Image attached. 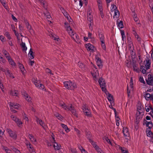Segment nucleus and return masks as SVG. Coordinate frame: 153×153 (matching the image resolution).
<instances>
[{
  "label": "nucleus",
  "instance_id": "nucleus-7",
  "mask_svg": "<svg viewBox=\"0 0 153 153\" xmlns=\"http://www.w3.org/2000/svg\"><path fill=\"white\" fill-rule=\"evenodd\" d=\"M36 121L37 123L41 126L44 129H46L47 128V126L45 124L44 122L41 120L39 119L37 117H36Z\"/></svg>",
  "mask_w": 153,
  "mask_h": 153
},
{
  "label": "nucleus",
  "instance_id": "nucleus-40",
  "mask_svg": "<svg viewBox=\"0 0 153 153\" xmlns=\"http://www.w3.org/2000/svg\"><path fill=\"white\" fill-rule=\"evenodd\" d=\"M89 141L94 148L97 146L96 144V143L93 141L92 140H89Z\"/></svg>",
  "mask_w": 153,
  "mask_h": 153
},
{
  "label": "nucleus",
  "instance_id": "nucleus-5",
  "mask_svg": "<svg viewBox=\"0 0 153 153\" xmlns=\"http://www.w3.org/2000/svg\"><path fill=\"white\" fill-rule=\"evenodd\" d=\"M82 109L83 112L86 116L88 117H91V112L90 110L87 108L85 105L82 106Z\"/></svg>",
  "mask_w": 153,
  "mask_h": 153
},
{
  "label": "nucleus",
  "instance_id": "nucleus-3",
  "mask_svg": "<svg viewBox=\"0 0 153 153\" xmlns=\"http://www.w3.org/2000/svg\"><path fill=\"white\" fill-rule=\"evenodd\" d=\"M52 139L51 140L52 143H53V146L55 150H59L61 149V146L60 144H58L57 143L55 142V138L54 137L52 136Z\"/></svg>",
  "mask_w": 153,
  "mask_h": 153
},
{
  "label": "nucleus",
  "instance_id": "nucleus-24",
  "mask_svg": "<svg viewBox=\"0 0 153 153\" xmlns=\"http://www.w3.org/2000/svg\"><path fill=\"white\" fill-rule=\"evenodd\" d=\"M96 62L98 66L99 67L101 66L102 65V61L101 59L99 57H97L96 58Z\"/></svg>",
  "mask_w": 153,
  "mask_h": 153
},
{
  "label": "nucleus",
  "instance_id": "nucleus-44",
  "mask_svg": "<svg viewBox=\"0 0 153 153\" xmlns=\"http://www.w3.org/2000/svg\"><path fill=\"white\" fill-rule=\"evenodd\" d=\"M150 110H151V111L149 113V114L151 115L152 118H153V108L151 106H149Z\"/></svg>",
  "mask_w": 153,
  "mask_h": 153
},
{
  "label": "nucleus",
  "instance_id": "nucleus-15",
  "mask_svg": "<svg viewBox=\"0 0 153 153\" xmlns=\"http://www.w3.org/2000/svg\"><path fill=\"white\" fill-rule=\"evenodd\" d=\"M98 35L100 42L105 41V36L102 32H98Z\"/></svg>",
  "mask_w": 153,
  "mask_h": 153
},
{
  "label": "nucleus",
  "instance_id": "nucleus-34",
  "mask_svg": "<svg viewBox=\"0 0 153 153\" xmlns=\"http://www.w3.org/2000/svg\"><path fill=\"white\" fill-rule=\"evenodd\" d=\"M25 23L26 25V26L27 29L28 30H30L31 29V26L29 24L27 20H25Z\"/></svg>",
  "mask_w": 153,
  "mask_h": 153
},
{
  "label": "nucleus",
  "instance_id": "nucleus-49",
  "mask_svg": "<svg viewBox=\"0 0 153 153\" xmlns=\"http://www.w3.org/2000/svg\"><path fill=\"white\" fill-rule=\"evenodd\" d=\"M74 130L75 131H76V133H77L78 137H80L81 135L80 131L78 129L76 128H74Z\"/></svg>",
  "mask_w": 153,
  "mask_h": 153
},
{
  "label": "nucleus",
  "instance_id": "nucleus-61",
  "mask_svg": "<svg viewBox=\"0 0 153 153\" xmlns=\"http://www.w3.org/2000/svg\"><path fill=\"white\" fill-rule=\"evenodd\" d=\"M72 36L75 37V39H74V40H75V39H78L79 38L78 36L76 33L73 34Z\"/></svg>",
  "mask_w": 153,
  "mask_h": 153
},
{
  "label": "nucleus",
  "instance_id": "nucleus-12",
  "mask_svg": "<svg viewBox=\"0 0 153 153\" xmlns=\"http://www.w3.org/2000/svg\"><path fill=\"white\" fill-rule=\"evenodd\" d=\"M85 47L88 51L91 52L94 51V47L91 44L88 43L86 44L85 45Z\"/></svg>",
  "mask_w": 153,
  "mask_h": 153
},
{
  "label": "nucleus",
  "instance_id": "nucleus-11",
  "mask_svg": "<svg viewBox=\"0 0 153 153\" xmlns=\"http://www.w3.org/2000/svg\"><path fill=\"white\" fill-rule=\"evenodd\" d=\"M148 80H146L147 83L149 85L153 86V77L151 75L149 74L148 76Z\"/></svg>",
  "mask_w": 153,
  "mask_h": 153
},
{
  "label": "nucleus",
  "instance_id": "nucleus-57",
  "mask_svg": "<svg viewBox=\"0 0 153 153\" xmlns=\"http://www.w3.org/2000/svg\"><path fill=\"white\" fill-rule=\"evenodd\" d=\"M63 14H64V16H65V17L68 20V21H69L70 20L69 19V17L68 16V13H67V12L65 13H64Z\"/></svg>",
  "mask_w": 153,
  "mask_h": 153
},
{
  "label": "nucleus",
  "instance_id": "nucleus-41",
  "mask_svg": "<svg viewBox=\"0 0 153 153\" xmlns=\"http://www.w3.org/2000/svg\"><path fill=\"white\" fill-rule=\"evenodd\" d=\"M114 11V16H116L117 18L119 17L120 16V12L118 10H115Z\"/></svg>",
  "mask_w": 153,
  "mask_h": 153
},
{
  "label": "nucleus",
  "instance_id": "nucleus-23",
  "mask_svg": "<svg viewBox=\"0 0 153 153\" xmlns=\"http://www.w3.org/2000/svg\"><path fill=\"white\" fill-rule=\"evenodd\" d=\"M9 64L11 65L12 66H16V63L14 62V61L10 57L7 59Z\"/></svg>",
  "mask_w": 153,
  "mask_h": 153
},
{
  "label": "nucleus",
  "instance_id": "nucleus-18",
  "mask_svg": "<svg viewBox=\"0 0 153 153\" xmlns=\"http://www.w3.org/2000/svg\"><path fill=\"white\" fill-rule=\"evenodd\" d=\"M98 82L100 84V87L105 86V80L102 77H101L99 78Z\"/></svg>",
  "mask_w": 153,
  "mask_h": 153
},
{
  "label": "nucleus",
  "instance_id": "nucleus-8",
  "mask_svg": "<svg viewBox=\"0 0 153 153\" xmlns=\"http://www.w3.org/2000/svg\"><path fill=\"white\" fill-rule=\"evenodd\" d=\"M7 132L10 136L13 139H16L17 137V135L15 132L13 131L10 129H7Z\"/></svg>",
  "mask_w": 153,
  "mask_h": 153
},
{
  "label": "nucleus",
  "instance_id": "nucleus-63",
  "mask_svg": "<svg viewBox=\"0 0 153 153\" xmlns=\"http://www.w3.org/2000/svg\"><path fill=\"white\" fill-rule=\"evenodd\" d=\"M4 149L5 150V152L6 153H10L11 151L9 149H8L7 148H4Z\"/></svg>",
  "mask_w": 153,
  "mask_h": 153
},
{
  "label": "nucleus",
  "instance_id": "nucleus-46",
  "mask_svg": "<svg viewBox=\"0 0 153 153\" xmlns=\"http://www.w3.org/2000/svg\"><path fill=\"white\" fill-rule=\"evenodd\" d=\"M118 26L120 28H122L123 27V26L122 21H120V22L118 23Z\"/></svg>",
  "mask_w": 153,
  "mask_h": 153
},
{
  "label": "nucleus",
  "instance_id": "nucleus-21",
  "mask_svg": "<svg viewBox=\"0 0 153 153\" xmlns=\"http://www.w3.org/2000/svg\"><path fill=\"white\" fill-rule=\"evenodd\" d=\"M10 105L12 107V108H10L12 111V108L16 109H18V108L20 106V105L17 103H10Z\"/></svg>",
  "mask_w": 153,
  "mask_h": 153
},
{
  "label": "nucleus",
  "instance_id": "nucleus-64",
  "mask_svg": "<svg viewBox=\"0 0 153 153\" xmlns=\"http://www.w3.org/2000/svg\"><path fill=\"white\" fill-rule=\"evenodd\" d=\"M102 89V90L103 91L105 92L106 91V89L105 88V86H102L100 87Z\"/></svg>",
  "mask_w": 153,
  "mask_h": 153
},
{
  "label": "nucleus",
  "instance_id": "nucleus-20",
  "mask_svg": "<svg viewBox=\"0 0 153 153\" xmlns=\"http://www.w3.org/2000/svg\"><path fill=\"white\" fill-rule=\"evenodd\" d=\"M140 71H141L142 72L143 74H145L146 73V70L149 69V68H147V67L145 66H141L140 68Z\"/></svg>",
  "mask_w": 153,
  "mask_h": 153
},
{
  "label": "nucleus",
  "instance_id": "nucleus-19",
  "mask_svg": "<svg viewBox=\"0 0 153 153\" xmlns=\"http://www.w3.org/2000/svg\"><path fill=\"white\" fill-rule=\"evenodd\" d=\"M19 67L22 74L23 75H24L25 74L26 71L23 65L19 63Z\"/></svg>",
  "mask_w": 153,
  "mask_h": 153
},
{
  "label": "nucleus",
  "instance_id": "nucleus-62",
  "mask_svg": "<svg viewBox=\"0 0 153 153\" xmlns=\"http://www.w3.org/2000/svg\"><path fill=\"white\" fill-rule=\"evenodd\" d=\"M5 39V37L2 35L0 36V40L3 42H4V40Z\"/></svg>",
  "mask_w": 153,
  "mask_h": 153
},
{
  "label": "nucleus",
  "instance_id": "nucleus-33",
  "mask_svg": "<svg viewBox=\"0 0 153 153\" xmlns=\"http://www.w3.org/2000/svg\"><path fill=\"white\" fill-rule=\"evenodd\" d=\"M61 126L62 127V128L65 129V131H66V132H68L69 131V129L68 128L67 125L64 124L62 123L61 124Z\"/></svg>",
  "mask_w": 153,
  "mask_h": 153
},
{
  "label": "nucleus",
  "instance_id": "nucleus-47",
  "mask_svg": "<svg viewBox=\"0 0 153 153\" xmlns=\"http://www.w3.org/2000/svg\"><path fill=\"white\" fill-rule=\"evenodd\" d=\"M121 34L122 37V40L124 41V38L125 37V33L123 30H120Z\"/></svg>",
  "mask_w": 153,
  "mask_h": 153
},
{
  "label": "nucleus",
  "instance_id": "nucleus-14",
  "mask_svg": "<svg viewBox=\"0 0 153 153\" xmlns=\"http://www.w3.org/2000/svg\"><path fill=\"white\" fill-rule=\"evenodd\" d=\"M22 95H23L25 99L28 102H31V98L28 94L26 92H23Z\"/></svg>",
  "mask_w": 153,
  "mask_h": 153
},
{
  "label": "nucleus",
  "instance_id": "nucleus-60",
  "mask_svg": "<svg viewBox=\"0 0 153 153\" xmlns=\"http://www.w3.org/2000/svg\"><path fill=\"white\" fill-rule=\"evenodd\" d=\"M70 150L72 153H78L76 149L71 148Z\"/></svg>",
  "mask_w": 153,
  "mask_h": 153
},
{
  "label": "nucleus",
  "instance_id": "nucleus-37",
  "mask_svg": "<svg viewBox=\"0 0 153 153\" xmlns=\"http://www.w3.org/2000/svg\"><path fill=\"white\" fill-rule=\"evenodd\" d=\"M4 35L9 40H10L11 39L10 35L8 32L6 31L5 32Z\"/></svg>",
  "mask_w": 153,
  "mask_h": 153
},
{
  "label": "nucleus",
  "instance_id": "nucleus-28",
  "mask_svg": "<svg viewBox=\"0 0 153 153\" xmlns=\"http://www.w3.org/2000/svg\"><path fill=\"white\" fill-rule=\"evenodd\" d=\"M146 62L145 65L147 67V68L150 69L151 67V62L149 59H148L146 60Z\"/></svg>",
  "mask_w": 153,
  "mask_h": 153
},
{
  "label": "nucleus",
  "instance_id": "nucleus-6",
  "mask_svg": "<svg viewBox=\"0 0 153 153\" xmlns=\"http://www.w3.org/2000/svg\"><path fill=\"white\" fill-rule=\"evenodd\" d=\"M33 83L35 86L38 88H39L41 90H45L44 89V85L42 84H39L36 80L34 79V80H33Z\"/></svg>",
  "mask_w": 153,
  "mask_h": 153
},
{
  "label": "nucleus",
  "instance_id": "nucleus-42",
  "mask_svg": "<svg viewBox=\"0 0 153 153\" xmlns=\"http://www.w3.org/2000/svg\"><path fill=\"white\" fill-rule=\"evenodd\" d=\"M147 135L148 137H150L152 135L153 133L150 130H146Z\"/></svg>",
  "mask_w": 153,
  "mask_h": 153
},
{
  "label": "nucleus",
  "instance_id": "nucleus-39",
  "mask_svg": "<svg viewBox=\"0 0 153 153\" xmlns=\"http://www.w3.org/2000/svg\"><path fill=\"white\" fill-rule=\"evenodd\" d=\"M107 98L110 102L111 101L113 100V98L112 96L110 94H108V95H107Z\"/></svg>",
  "mask_w": 153,
  "mask_h": 153
},
{
  "label": "nucleus",
  "instance_id": "nucleus-45",
  "mask_svg": "<svg viewBox=\"0 0 153 153\" xmlns=\"http://www.w3.org/2000/svg\"><path fill=\"white\" fill-rule=\"evenodd\" d=\"M117 7L115 5L112 4L111 5V10L112 12L114 11L115 10H116Z\"/></svg>",
  "mask_w": 153,
  "mask_h": 153
},
{
  "label": "nucleus",
  "instance_id": "nucleus-13",
  "mask_svg": "<svg viewBox=\"0 0 153 153\" xmlns=\"http://www.w3.org/2000/svg\"><path fill=\"white\" fill-rule=\"evenodd\" d=\"M36 2H39L40 3L41 5L43 7L45 10H47V3L44 0H35Z\"/></svg>",
  "mask_w": 153,
  "mask_h": 153
},
{
  "label": "nucleus",
  "instance_id": "nucleus-54",
  "mask_svg": "<svg viewBox=\"0 0 153 153\" xmlns=\"http://www.w3.org/2000/svg\"><path fill=\"white\" fill-rule=\"evenodd\" d=\"M133 69L134 71L138 72L139 71V69L137 68V66L134 65L133 66Z\"/></svg>",
  "mask_w": 153,
  "mask_h": 153
},
{
  "label": "nucleus",
  "instance_id": "nucleus-4",
  "mask_svg": "<svg viewBox=\"0 0 153 153\" xmlns=\"http://www.w3.org/2000/svg\"><path fill=\"white\" fill-rule=\"evenodd\" d=\"M11 117L19 127L22 124V122L21 121V120L14 116L12 115L11 116Z\"/></svg>",
  "mask_w": 153,
  "mask_h": 153
},
{
  "label": "nucleus",
  "instance_id": "nucleus-17",
  "mask_svg": "<svg viewBox=\"0 0 153 153\" xmlns=\"http://www.w3.org/2000/svg\"><path fill=\"white\" fill-rule=\"evenodd\" d=\"M10 94L12 96L18 97L19 95V93L18 91L14 90L10 91Z\"/></svg>",
  "mask_w": 153,
  "mask_h": 153
},
{
  "label": "nucleus",
  "instance_id": "nucleus-58",
  "mask_svg": "<svg viewBox=\"0 0 153 153\" xmlns=\"http://www.w3.org/2000/svg\"><path fill=\"white\" fill-rule=\"evenodd\" d=\"M0 88L1 90L3 92H4V87L2 83H0Z\"/></svg>",
  "mask_w": 153,
  "mask_h": 153
},
{
  "label": "nucleus",
  "instance_id": "nucleus-27",
  "mask_svg": "<svg viewBox=\"0 0 153 153\" xmlns=\"http://www.w3.org/2000/svg\"><path fill=\"white\" fill-rule=\"evenodd\" d=\"M3 52L7 59L10 57L9 53L5 50H3Z\"/></svg>",
  "mask_w": 153,
  "mask_h": 153
},
{
  "label": "nucleus",
  "instance_id": "nucleus-56",
  "mask_svg": "<svg viewBox=\"0 0 153 153\" xmlns=\"http://www.w3.org/2000/svg\"><path fill=\"white\" fill-rule=\"evenodd\" d=\"M78 65L79 67L81 68H84L85 67V65L82 63H79L78 64Z\"/></svg>",
  "mask_w": 153,
  "mask_h": 153
},
{
  "label": "nucleus",
  "instance_id": "nucleus-10",
  "mask_svg": "<svg viewBox=\"0 0 153 153\" xmlns=\"http://www.w3.org/2000/svg\"><path fill=\"white\" fill-rule=\"evenodd\" d=\"M28 137L31 142L34 144L36 145L37 144V140L35 137L31 134H28Z\"/></svg>",
  "mask_w": 153,
  "mask_h": 153
},
{
  "label": "nucleus",
  "instance_id": "nucleus-2",
  "mask_svg": "<svg viewBox=\"0 0 153 153\" xmlns=\"http://www.w3.org/2000/svg\"><path fill=\"white\" fill-rule=\"evenodd\" d=\"M64 87L69 90H73L76 88V83L74 81L68 80L63 82Z\"/></svg>",
  "mask_w": 153,
  "mask_h": 153
},
{
  "label": "nucleus",
  "instance_id": "nucleus-1",
  "mask_svg": "<svg viewBox=\"0 0 153 153\" xmlns=\"http://www.w3.org/2000/svg\"><path fill=\"white\" fill-rule=\"evenodd\" d=\"M60 105L65 110L68 111H71L72 114L74 116L77 117H78V114L76 112V111L72 104L67 105L64 103H61L60 104Z\"/></svg>",
  "mask_w": 153,
  "mask_h": 153
},
{
  "label": "nucleus",
  "instance_id": "nucleus-32",
  "mask_svg": "<svg viewBox=\"0 0 153 153\" xmlns=\"http://www.w3.org/2000/svg\"><path fill=\"white\" fill-rule=\"evenodd\" d=\"M92 16L91 15L90 13H88L87 19L88 21H89L90 22L92 21Z\"/></svg>",
  "mask_w": 153,
  "mask_h": 153
},
{
  "label": "nucleus",
  "instance_id": "nucleus-50",
  "mask_svg": "<svg viewBox=\"0 0 153 153\" xmlns=\"http://www.w3.org/2000/svg\"><path fill=\"white\" fill-rule=\"evenodd\" d=\"M88 37L90 39H92L94 38V37L92 36V34L90 32H88Z\"/></svg>",
  "mask_w": 153,
  "mask_h": 153
},
{
  "label": "nucleus",
  "instance_id": "nucleus-38",
  "mask_svg": "<svg viewBox=\"0 0 153 153\" xmlns=\"http://www.w3.org/2000/svg\"><path fill=\"white\" fill-rule=\"evenodd\" d=\"M86 137L88 140L89 141V140H91V133L89 132H86Z\"/></svg>",
  "mask_w": 153,
  "mask_h": 153
},
{
  "label": "nucleus",
  "instance_id": "nucleus-29",
  "mask_svg": "<svg viewBox=\"0 0 153 153\" xmlns=\"http://www.w3.org/2000/svg\"><path fill=\"white\" fill-rule=\"evenodd\" d=\"M44 14L45 16L46 17L48 21H49L51 20V17L50 16V13L47 12V11H46V13H44Z\"/></svg>",
  "mask_w": 153,
  "mask_h": 153
},
{
  "label": "nucleus",
  "instance_id": "nucleus-53",
  "mask_svg": "<svg viewBox=\"0 0 153 153\" xmlns=\"http://www.w3.org/2000/svg\"><path fill=\"white\" fill-rule=\"evenodd\" d=\"M46 72L47 73H49L51 75H53V74L52 73L51 70L48 68H46Z\"/></svg>",
  "mask_w": 153,
  "mask_h": 153
},
{
  "label": "nucleus",
  "instance_id": "nucleus-22",
  "mask_svg": "<svg viewBox=\"0 0 153 153\" xmlns=\"http://www.w3.org/2000/svg\"><path fill=\"white\" fill-rule=\"evenodd\" d=\"M128 46L130 51H132V50H134L133 44L131 40H128Z\"/></svg>",
  "mask_w": 153,
  "mask_h": 153
},
{
  "label": "nucleus",
  "instance_id": "nucleus-30",
  "mask_svg": "<svg viewBox=\"0 0 153 153\" xmlns=\"http://www.w3.org/2000/svg\"><path fill=\"white\" fill-rule=\"evenodd\" d=\"M21 46L22 48V51L25 52L27 50V47L26 46L25 44V43L22 42L21 45Z\"/></svg>",
  "mask_w": 153,
  "mask_h": 153
},
{
  "label": "nucleus",
  "instance_id": "nucleus-43",
  "mask_svg": "<svg viewBox=\"0 0 153 153\" xmlns=\"http://www.w3.org/2000/svg\"><path fill=\"white\" fill-rule=\"evenodd\" d=\"M120 149L121 150L122 153H128V151L125 150L124 148H122V147H120Z\"/></svg>",
  "mask_w": 153,
  "mask_h": 153
},
{
  "label": "nucleus",
  "instance_id": "nucleus-31",
  "mask_svg": "<svg viewBox=\"0 0 153 153\" xmlns=\"http://www.w3.org/2000/svg\"><path fill=\"white\" fill-rule=\"evenodd\" d=\"M27 148L29 150V151L30 152H34V149L32 146L30 144L27 146Z\"/></svg>",
  "mask_w": 153,
  "mask_h": 153
},
{
  "label": "nucleus",
  "instance_id": "nucleus-55",
  "mask_svg": "<svg viewBox=\"0 0 153 153\" xmlns=\"http://www.w3.org/2000/svg\"><path fill=\"white\" fill-rule=\"evenodd\" d=\"M105 141L109 144H111V142L110 139L107 137H105Z\"/></svg>",
  "mask_w": 153,
  "mask_h": 153
},
{
  "label": "nucleus",
  "instance_id": "nucleus-48",
  "mask_svg": "<svg viewBox=\"0 0 153 153\" xmlns=\"http://www.w3.org/2000/svg\"><path fill=\"white\" fill-rule=\"evenodd\" d=\"M98 8L99 11L100 12H103V9L102 6L100 5V4H98Z\"/></svg>",
  "mask_w": 153,
  "mask_h": 153
},
{
  "label": "nucleus",
  "instance_id": "nucleus-52",
  "mask_svg": "<svg viewBox=\"0 0 153 153\" xmlns=\"http://www.w3.org/2000/svg\"><path fill=\"white\" fill-rule=\"evenodd\" d=\"M139 80L140 82L143 83V84H145V82L144 80V79L143 77L140 76L139 78Z\"/></svg>",
  "mask_w": 153,
  "mask_h": 153
},
{
  "label": "nucleus",
  "instance_id": "nucleus-9",
  "mask_svg": "<svg viewBox=\"0 0 153 153\" xmlns=\"http://www.w3.org/2000/svg\"><path fill=\"white\" fill-rule=\"evenodd\" d=\"M122 132L126 138L129 136V133L128 131V129L127 127H123L122 130Z\"/></svg>",
  "mask_w": 153,
  "mask_h": 153
},
{
  "label": "nucleus",
  "instance_id": "nucleus-25",
  "mask_svg": "<svg viewBox=\"0 0 153 153\" xmlns=\"http://www.w3.org/2000/svg\"><path fill=\"white\" fill-rule=\"evenodd\" d=\"M145 124L149 129H150L153 126V123L152 121L148 122L146 121Z\"/></svg>",
  "mask_w": 153,
  "mask_h": 153
},
{
  "label": "nucleus",
  "instance_id": "nucleus-35",
  "mask_svg": "<svg viewBox=\"0 0 153 153\" xmlns=\"http://www.w3.org/2000/svg\"><path fill=\"white\" fill-rule=\"evenodd\" d=\"M152 96V95L149 93H146L145 94V97L146 99L148 100L150 99Z\"/></svg>",
  "mask_w": 153,
  "mask_h": 153
},
{
  "label": "nucleus",
  "instance_id": "nucleus-16",
  "mask_svg": "<svg viewBox=\"0 0 153 153\" xmlns=\"http://www.w3.org/2000/svg\"><path fill=\"white\" fill-rule=\"evenodd\" d=\"M5 75L7 76H9L11 78L13 79L14 78L13 74L10 72V70L8 68H6V72L5 73Z\"/></svg>",
  "mask_w": 153,
  "mask_h": 153
},
{
  "label": "nucleus",
  "instance_id": "nucleus-59",
  "mask_svg": "<svg viewBox=\"0 0 153 153\" xmlns=\"http://www.w3.org/2000/svg\"><path fill=\"white\" fill-rule=\"evenodd\" d=\"M25 143L26 146H28V145H29L31 144V143H30L29 141H28L27 139L25 140Z\"/></svg>",
  "mask_w": 153,
  "mask_h": 153
},
{
  "label": "nucleus",
  "instance_id": "nucleus-51",
  "mask_svg": "<svg viewBox=\"0 0 153 153\" xmlns=\"http://www.w3.org/2000/svg\"><path fill=\"white\" fill-rule=\"evenodd\" d=\"M69 33V35L71 36V37L73 39H75V37L74 36H72L73 34H74V32H73L72 30H71L68 31Z\"/></svg>",
  "mask_w": 153,
  "mask_h": 153
},
{
  "label": "nucleus",
  "instance_id": "nucleus-26",
  "mask_svg": "<svg viewBox=\"0 0 153 153\" xmlns=\"http://www.w3.org/2000/svg\"><path fill=\"white\" fill-rule=\"evenodd\" d=\"M33 52L32 51V49L31 48H30L29 52L28 53V56L31 59H33L34 58V56L33 54Z\"/></svg>",
  "mask_w": 153,
  "mask_h": 153
},
{
  "label": "nucleus",
  "instance_id": "nucleus-36",
  "mask_svg": "<svg viewBox=\"0 0 153 153\" xmlns=\"http://www.w3.org/2000/svg\"><path fill=\"white\" fill-rule=\"evenodd\" d=\"M101 45L102 48L104 51L106 50V47L105 44V41L101 42Z\"/></svg>",
  "mask_w": 153,
  "mask_h": 153
}]
</instances>
